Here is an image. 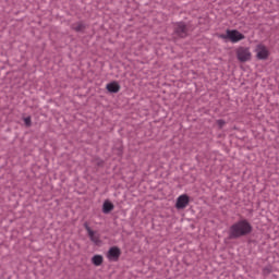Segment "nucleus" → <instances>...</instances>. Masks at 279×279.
<instances>
[{"mask_svg":"<svg viewBox=\"0 0 279 279\" xmlns=\"http://www.w3.org/2000/svg\"><path fill=\"white\" fill-rule=\"evenodd\" d=\"M252 232V225L246 219L239 220L229 229V239H241Z\"/></svg>","mask_w":279,"mask_h":279,"instance_id":"1","label":"nucleus"},{"mask_svg":"<svg viewBox=\"0 0 279 279\" xmlns=\"http://www.w3.org/2000/svg\"><path fill=\"white\" fill-rule=\"evenodd\" d=\"M220 38L222 40H230V43H241V40H245V35H243L241 32L236 29H228L227 34L220 35Z\"/></svg>","mask_w":279,"mask_h":279,"instance_id":"2","label":"nucleus"},{"mask_svg":"<svg viewBox=\"0 0 279 279\" xmlns=\"http://www.w3.org/2000/svg\"><path fill=\"white\" fill-rule=\"evenodd\" d=\"M235 56L239 62H250V60H252V51L250 50V47H238L235 49Z\"/></svg>","mask_w":279,"mask_h":279,"instance_id":"3","label":"nucleus"},{"mask_svg":"<svg viewBox=\"0 0 279 279\" xmlns=\"http://www.w3.org/2000/svg\"><path fill=\"white\" fill-rule=\"evenodd\" d=\"M255 53L257 60H267L269 58V48L263 44H258L255 47Z\"/></svg>","mask_w":279,"mask_h":279,"instance_id":"4","label":"nucleus"},{"mask_svg":"<svg viewBox=\"0 0 279 279\" xmlns=\"http://www.w3.org/2000/svg\"><path fill=\"white\" fill-rule=\"evenodd\" d=\"M85 230L92 243H95V245H99V243H101V238L99 236V233H97V231H93V229H90L87 223H85Z\"/></svg>","mask_w":279,"mask_h":279,"instance_id":"5","label":"nucleus"},{"mask_svg":"<svg viewBox=\"0 0 279 279\" xmlns=\"http://www.w3.org/2000/svg\"><path fill=\"white\" fill-rule=\"evenodd\" d=\"M120 256H121V248L117 247V246L109 248V251L107 253L108 260H111L113 263H117V260H119Z\"/></svg>","mask_w":279,"mask_h":279,"instance_id":"6","label":"nucleus"},{"mask_svg":"<svg viewBox=\"0 0 279 279\" xmlns=\"http://www.w3.org/2000/svg\"><path fill=\"white\" fill-rule=\"evenodd\" d=\"M174 32L177 35L180 36V38H186L189 34V28L186 27V24L179 22L174 26Z\"/></svg>","mask_w":279,"mask_h":279,"instance_id":"7","label":"nucleus"},{"mask_svg":"<svg viewBox=\"0 0 279 279\" xmlns=\"http://www.w3.org/2000/svg\"><path fill=\"white\" fill-rule=\"evenodd\" d=\"M189 202H190L189 195L186 194L180 195L177 199L175 208H178L179 210H182L186 208V206H189Z\"/></svg>","mask_w":279,"mask_h":279,"instance_id":"8","label":"nucleus"},{"mask_svg":"<svg viewBox=\"0 0 279 279\" xmlns=\"http://www.w3.org/2000/svg\"><path fill=\"white\" fill-rule=\"evenodd\" d=\"M106 88L109 93H119L121 90V85H119L117 82H111L107 84Z\"/></svg>","mask_w":279,"mask_h":279,"instance_id":"9","label":"nucleus"},{"mask_svg":"<svg viewBox=\"0 0 279 279\" xmlns=\"http://www.w3.org/2000/svg\"><path fill=\"white\" fill-rule=\"evenodd\" d=\"M112 210H114V205L109 201H106L102 205V213L108 215V213H112Z\"/></svg>","mask_w":279,"mask_h":279,"instance_id":"10","label":"nucleus"},{"mask_svg":"<svg viewBox=\"0 0 279 279\" xmlns=\"http://www.w3.org/2000/svg\"><path fill=\"white\" fill-rule=\"evenodd\" d=\"M92 263H93V265H95V267H100V265L104 264V256L94 255L92 258Z\"/></svg>","mask_w":279,"mask_h":279,"instance_id":"11","label":"nucleus"},{"mask_svg":"<svg viewBox=\"0 0 279 279\" xmlns=\"http://www.w3.org/2000/svg\"><path fill=\"white\" fill-rule=\"evenodd\" d=\"M72 29H74V32H84V29H86V25L82 22H77L72 25Z\"/></svg>","mask_w":279,"mask_h":279,"instance_id":"12","label":"nucleus"},{"mask_svg":"<svg viewBox=\"0 0 279 279\" xmlns=\"http://www.w3.org/2000/svg\"><path fill=\"white\" fill-rule=\"evenodd\" d=\"M24 123L27 128H29L32 125V118L31 117L24 118Z\"/></svg>","mask_w":279,"mask_h":279,"instance_id":"13","label":"nucleus"},{"mask_svg":"<svg viewBox=\"0 0 279 279\" xmlns=\"http://www.w3.org/2000/svg\"><path fill=\"white\" fill-rule=\"evenodd\" d=\"M217 124H218V126L221 129V128H223V125H226V121H223V120H218V121H217Z\"/></svg>","mask_w":279,"mask_h":279,"instance_id":"14","label":"nucleus"}]
</instances>
